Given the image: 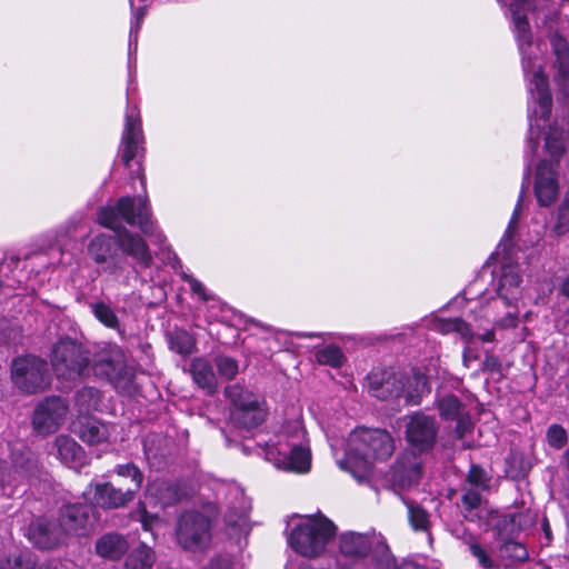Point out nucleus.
I'll return each mask as SVG.
<instances>
[{"mask_svg":"<svg viewBox=\"0 0 569 569\" xmlns=\"http://www.w3.org/2000/svg\"><path fill=\"white\" fill-rule=\"evenodd\" d=\"M121 220L128 224L138 226L153 244L159 246L163 262L171 266L176 271L182 269L180 259L167 244L166 236L152 219L148 197L132 198L127 196L120 198L116 207H102L97 213L99 224L113 230L116 233V239L104 233L98 234L88 246L89 256L96 263L101 264L104 271L114 273L121 268L119 249L142 268H149L152 263V256L146 241L140 236L121 228Z\"/></svg>","mask_w":569,"mask_h":569,"instance_id":"obj_1","label":"nucleus"},{"mask_svg":"<svg viewBox=\"0 0 569 569\" xmlns=\"http://www.w3.org/2000/svg\"><path fill=\"white\" fill-rule=\"evenodd\" d=\"M510 16L512 30L521 56L522 70L529 93L528 117L529 138L527 151L535 154L539 137L548 122L552 98L548 79L543 72L541 43L532 40L527 12L531 9L530 0H497Z\"/></svg>","mask_w":569,"mask_h":569,"instance_id":"obj_2","label":"nucleus"},{"mask_svg":"<svg viewBox=\"0 0 569 569\" xmlns=\"http://www.w3.org/2000/svg\"><path fill=\"white\" fill-rule=\"evenodd\" d=\"M264 458L277 469L307 473L311 469V451L302 422L288 421L267 441L261 443Z\"/></svg>","mask_w":569,"mask_h":569,"instance_id":"obj_3","label":"nucleus"},{"mask_svg":"<svg viewBox=\"0 0 569 569\" xmlns=\"http://www.w3.org/2000/svg\"><path fill=\"white\" fill-rule=\"evenodd\" d=\"M393 450V439L387 431L357 428L349 435L345 457L337 463L360 481L368 477L375 461L387 460Z\"/></svg>","mask_w":569,"mask_h":569,"instance_id":"obj_4","label":"nucleus"},{"mask_svg":"<svg viewBox=\"0 0 569 569\" xmlns=\"http://www.w3.org/2000/svg\"><path fill=\"white\" fill-rule=\"evenodd\" d=\"M522 193L515 207L511 219L508 223L507 230L499 242L492 258L499 260V269L495 272L496 291L498 299L493 302L497 305L499 301L505 306H512L518 303L522 297L523 279L520 267L512 258V237L516 232L518 217L521 210Z\"/></svg>","mask_w":569,"mask_h":569,"instance_id":"obj_5","label":"nucleus"},{"mask_svg":"<svg viewBox=\"0 0 569 569\" xmlns=\"http://www.w3.org/2000/svg\"><path fill=\"white\" fill-rule=\"evenodd\" d=\"M462 512L470 521H480L487 526V530L496 533H517L531 528L536 521V515L530 510L519 512H500L488 507L482 501L480 490L466 489L461 497Z\"/></svg>","mask_w":569,"mask_h":569,"instance_id":"obj_6","label":"nucleus"},{"mask_svg":"<svg viewBox=\"0 0 569 569\" xmlns=\"http://www.w3.org/2000/svg\"><path fill=\"white\" fill-rule=\"evenodd\" d=\"M19 456L14 449L11 455V465L4 460H0V497H13L20 492H26L27 485H33L39 479L40 470L37 459L30 449L20 446Z\"/></svg>","mask_w":569,"mask_h":569,"instance_id":"obj_7","label":"nucleus"},{"mask_svg":"<svg viewBox=\"0 0 569 569\" xmlns=\"http://www.w3.org/2000/svg\"><path fill=\"white\" fill-rule=\"evenodd\" d=\"M144 137L140 111L137 106L128 103L124 114V127L120 142V156L123 164L136 172L144 188L146 177L142 171L141 162L138 159L143 152Z\"/></svg>","mask_w":569,"mask_h":569,"instance_id":"obj_8","label":"nucleus"},{"mask_svg":"<svg viewBox=\"0 0 569 569\" xmlns=\"http://www.w3.org/2000/svg\"><path fill=\"white\" fill-rule=\"evenodd\" d=\"M51 365L58 378L74 380L86 373L89 358L83 347L71 339H60L52 349Z\"/></svg>","mask_w":569,"mask_h":569,"instance_id":"obj_9","label":"nucleus"},{"mask_svg":"<svg viewBox=\"0 0 569 569\" xmlns=\"http://www.w3.org/2000/svg\"><path fill=\"white\" fill-rule=\"evenodd\" d=\"M224 392L232 402L231 417L234 422L252 429L264 421L267 410L258 396L238 385L228 386Z\"/></svg>","mask_w":569,"mask_h":569,"instance_id":"obj_10","label":"nucleus"},{"mask_svg":"<svg viewBox=\"0 0 569 569\" xmlns=\"http://www.w3.org/2000/svg\"><path fill=\"white\" fill-rule=\"evenodd\" d=\"M97 377L106 378L116 388H129L132 373L126 363V356L117 345H107L96 355L92 366Z\"/></svg>","mask_w":569,"mask_h":569,"instance_id":"obj_11","label":"nucleus"},{"mask_svg":"<svg viewBox=\"0 0 569 569\" xmlns=\"http://www.w3.org/2000/svg\"><path fill=\"white\" fill-rule=\"evenodd\" d=\"M431 328L442 335L455 332L465 342V350L462 353V362L468 368L471 362L479 358L478 352L473 349L475 340L478 339L482 342H492L495 340L493 329H483L477 327L475 331L469 323L459 318L445 319L436 318L431 322Z\"/></svg>","mask_w":569,"mask_h":569,"instance_id":"obj_12","label":"nucleus"},{"mask_svg":"<svg viewBox=\"0 0 569 569\" xmlns=\"http://www.w3.org/2000/svg\"><path fill=\"white\" fill-rule=\"evenodd\" d=\"M11 377L14 386L27 393L41 391L49 385L47 362L36 356L14 359Z\"/></svg>","mask_w":569,"mask_h":569,"instance_id":"obj_13","label":"nucleus"},{"mask_svg":"<svg viewBox=\"0 0 569 569\" xmlns=\"http://www.w3.org/2000/svg\"><path fill=\"white\" fill-rule=\"evenodd\" d=\"M89 507L81 505L64 506L60 510L58 523L38 519L36 523H31L28 533H56L58 531L68 533L71 530L84 528L89 522Z\"/></svg>","mask_w":569,"mask_h":569,"instance_id":"obj_14","label":"nucleus"},{"mask_svg":"<svg viewBox=\"0 0 569 569\" xmlns=\"http://www.w3.org/2000/svg\"><path fill=\"white\" fill-rule=\"evenodd\" d=\"M69 407L60 397H49L34 409L32 425L43 436L56 432L66 421Z\"/></svg>","mask_w":569,"mask_h":569,"instance_id":"obj_15","label":"nucleus"},{"mask_svg":"<svg viewBox=\"0 0 569 569\" xmlns=\"http://www.w3.org/2000/svg\"><path fill=\"white\" fill-rule=\"evenodd\" d=\"M438 433L437 421L422 412L407 417L406 438L411 448L419 452L432 449Z\"/></svg>","mask_w":569,"mask_h":569,"instance_id":"obj_16","label":"nucleus"},{"mask_svg":"<svg viewBox=\"0 0 569 569\" xmlns=\"http://www.w3.org/2000/svg\"><path fill=\"white\" fill-rule=\"evenodd\" d=\"M366 381L369 393L378 399L397 398L403 391V375L393 369L375 368Z\"/></svg>","mask_w":569,"mask_h":569,"instance_id":"obj_17","label":"nucleus"},{"mask_svg":"<svg viewBox=\"0 0 569 569\" xmlns=\"http://www.w3.org/2000/svg\"><path fill=\"white\" fill-rule=\"evenodd\" d=\"M136 490L126 491L110 482L90 485L83 492L84 499L102 508H120L134 498Z\"/></svg>","mask_w":569,"mask_h":569,"instance_id":"obj_18","label":"nucleus"},{"mask_svg":"<svg viewBox=\"0 0 569 569\" xmlns=\"http://www.w3.org/2000/svg\"><path fill=\"white\" fill-rule=\"evenodd\" d=\"M533 192L541 207H549L559 193L558 176L552 163L543 160L536 170Z\"/></svg>","mask_w":569,"mask_h":569,"instance_id":"obj_19","label":"nucleus"},{"mask_svg":"<svg viewBox=\"0 0 569 569\" xmlns=\"http://www.w3.org/2000/svg\"><path fill=\"white\" fill-rule=\"evenodd\" d=\"M436 406L442 420L457 422L456 433L458 438H463L472 430L473 425L470 416L465 412V407L457 396L452 393L440 396Z\"/></svg>","mask_w":569,"mask_h":569,"instance_id":"obj_20","label":"nucleus"},{"mask_svg":"<svg viewBox=\"0 0 569 569\" xmlns=\"http://www.w3.org/2000/svg\"><path fill=\"white\" fill-rule=\"evenodd\" d=\"M336 525L321 513L292 515L286 521L284 533H336Z\"/></svg>","mask_w":569,"mask_h":569,"instance_id":"obj_21","label":"nucleus"},{"mask_svg":"<svg viewBox=\"0 0 569 569\" xmlns=\"http://www.w3.org/2000/svg\"><path fill=\"white\" fill-rule=\"evenodd\" d=\"M219 513L220 508L213 502L206 503L201 510L188 511L180 518L178 533H204Z\"/></svg>","mask_w":569,"mask_h":569,"instance_id":"obj_22","label":"nucleus"},{"mask_svg":"<svg viewBox=\"0 0 569 569\" xmlns=\"http://www.w3.org/2000/svg\"><path fill=\"white\" fill-rule=\"evenodd\" d=\"M421 478V461L413 453H407L396 461L391 471V480L400 489L416 486Z\"/></svg>","mask_w":569,"mask_h":569,"instance_id":"obj_23","label":"nucleus"},{"mask_svg":"<svg viewBox=\"0 0 569 569\" xmlns=\"http://www.w3.org/2000/svg\"><path fill=\"white\" fill-rule=\"evenodd\" d=\"M224 490V521L232 527L239 526L246 520L247 512L250 509V501L243 490L236 485L226 486Z\"/></svg>","mask_w":569,"mask_h":569,"instance_id":"obj_24","label":"nucleus"},{"mask_svg":"<svg viewBox=\"0 0 569 569\" xmlns=\"http://www.w3.org/2000/svg\"><path fill=\"white\" fill-rule=\"evenodd\" d=\"M550 42L557 61L555 82L559 91L569 97V46L565 38L558 34H553Z\"/></svg>","mask_w":569,"mask_h":569,"instance_id":"obj_25","label":"nucleus"},{"mask_svg":"<svg viewBox=\"0 0 569 569\" xmlns=\"http://www.w3.org/2000/svg\"><path fill=\"white\" fill-rule=\"evenodd\" d=\"M147 493L161 507L172 506L182 497V492L178 483L163 479L153 480L148 486Z\"/></svg>","mask_w":569,"mask_h":569,"instance_id":"obj_26","label":"nucleus"},{"mask_svg":"<svg viewBox=\"0 0 569 569\" xmlns=\"http://www.w3.org/2000/svg\"><path fill=\"white\" fill-rule=\"evenodd\" d=\"M335 536H289L288 545L306 557L318 556Z\"/></svg>","mask_w":569,"mask_h":569,"instance_id":"obj_27","label":"nucleus"},{"mask_svg":"<svg viewBox=\"0 0 569 569\" xmlns=\"http://www.w3.org/2000/svg\"><path fill=\"white\" fill-rule=\"evenodd\" d=\"M54 445L57 448V457L62 463L69 467H77L81 465L84 458V452L74 439L69 436L61 435L57 437Z\"/></svg>","mask_w":569,"mask_h":569,"instance_id":"obj_28","label":"nucleus"},{"mask_svg":"<svg viewBox=\"0 0 569 569\" xmlns=\"http://www.w3.org/2000/svg\"><path fill=\"white\" fill-rule=\"evenodd\" d=\"M128 549V542L123 536H101L96 543L99 556L110 560L119 559Z\"/></svg>","mask_w":569,"mask_h":569,"instance_id":"obj_29","label":"nucleus"},{"mask_svg":"<svg viewBox=\"0 0 569 569\" xmlns=\"http://www.w3.org/2000/svg\"><path fill=\"white\" fill-rule=\"evenodd\" d=\"M569 134V121L565 126H550L546 136V149L550 157L558 161L565 151V144Z\"/></svg>","mask_w":569,"mask_h":569,"instance_id":"obj_30","label":"nucleus"},{"mask_svg":"<svg viewBox=\"0 0 569 569\" xmlns=\"http://www.w3.org/2000/svg\"><path fill=\"white\" fill-rule=\"evenodd\" d=\"M78 433L80 439L89 445L104 442L110 436L109 427L96 419H87L82 422Z\"/></svg>","mask_w":569,"mask_h":569,"instance_id":"obj_31","label":"nucleus"},{"mask_svg":"<svg viewBox=\"0 0 569 569\" xmlns=\"http://www.w3.org/2000/svg\"><path fill=\"white\" fill-rule=\"evenodd\" d=\"M36 559L27 549L13 548L0 558V569H34Z\"/></svg>","mask_w":569,"mask_h":569,"instance_id":"obj_32","label":"nucleus"},{"mask_svg":"<svg viewBox=\"0 0 569 569\" xmlns=\"http://www.w3.org/2000/svg\"><path fill=\"white\" fill-rule=\"evenodd\" d=\"M132 10L131 27L129 32V57L137 51L138 34L143 22L147 7L150 0H129Z\"/></svg>","mask_w":569,"mask_h":569,"instance_id":"obj_33","label":"nucleus"},{"mask_svg":"<svg viewBox=\"0 0 569 569\" xmlns=\"http://www.w3.org/2000/svg\"><path fill=\"white\" fill-rule=\"evenodd\" d=\"M191 373L194 382L209 393L216 390V377L210 363L202 359L196 358L191 362Z\"/></svg>","mask_w":569,"mask_h":569,"instance_id":"obj_34","label":"nucleus"},{"mask_svg":"<svg viewBox=\"0 0 569 569\" xmlns=\"http://www.w3.org/2000/svg\"><path fill=\"white\" fill-rule=\"evenodd\" d=\"M430 392L426 375L413 372V375L403 382L402 395L408 403L418 405L425 393Z\"/></svg>","mask_w":569,"mask_h":569,"instance_id":"obj_35","label":"nucleus"},{"mask_svg":"<svg viewBox=\"0 0 569 569\" xmlns=\"http://www.w3.org/2000/svg\"><path fill=\"white\" fill-rule=\"evenodd\" d=\"M154 561L156 558L151 548L141 543L127 557L124 569H152Z\"/></svg>","mask_w":569,"mask_h":569,"instance_id":"obj_36","label":"nucleus"},{"mask_svg":"<svg viewBox=\"0 0 569 569\" xmlns=\"http://www.w3.org/2000/svg\"><path fill=\"white\" fill-rule=\"evenodd\" d=\"M340 550L346 556L361 557L369 551L365 536H340Z\"/></svg>","mask_w":569,"mask_h":569,"instance_id":"obj_37","label":"nucleus"},{"mask_svg":"<svg viewBox=\"0 0 569 569\" xmlns=\"http://www.w3.org/2000/svg\"><path fill=\"white\" fill-rule=\"evenodd\" d=\"M177 543L192 555L203 553L210 547V536H174Z\"/></svg>","mask_w":569,"mask_h":569,"instance_id":"obj_38","label":"nucleus"},{"mask_svg":"<svg viewBox=\"0 0 569 569\" xmlns=\"http://www.w3.org/2000/svg\"><path fill=\"white\" fill-rule=\"evenodd\" d=\"M169 346L180 355H189L193 351L196 341L186 330H174L169 336Z\"/></svg>","mask_w":569,"mask_h":569,"instance_id":"obj_39","label":"nucleus"},{"mask_svg":"<svg viewBox=\"0 0 569 569\" xmlns=\"http://www.w3.org/2000/svg\"><path fill=\"white\" fill-rule=\"evenodd\" d=\"M76 405L80 412L98 410L100 406V392L92 387H84L77 393Z\"/></svg>","mask_w":569,"mask_h":569,"instance_id":"obj_40","label":"nucleus"},{"mask_svg":"<svg viewBox=\"0 0 569 569\" xmlns=\"http://www.w3.org/2000/svg\"><path fill=\"white\" fill-rule=\"evenodd\" d=\"M94 317L110 329H119L120 322L114 310L107 303L99 301L90 305Z\"/></svg>","mask_w":569,"mask_h":569,"instance_id":"obj_41","label":"nucleus"},{"mask_svg":"<svg viewBox=\"0 0 569 569\" xmlns=\"http://www.w3.org/2000/svg\"><path fill=\"white\" fill-rule=\"evenodd\" d=\"M316 360L320 365H327L333 368L340 367L343 361V353L340 348L329 345L316 352Z\"/></svg>","mask_w":569,"mask_h":569,"instance_id":"obj_42","label":"nucleus"},{"mask_svg":"<svg viewBox=\"0 0 569 569\" xmlns=\"http://www.w3.org/2000/svg\"><path fill=\"white\" fill-rule=\"evenodd\" d=\"M552 231L557 236L565 234L569 231V189L558 208L557 219L552 227Z\"/></svg>","mask_w":569,"mask_h":569,"instance_id":"obj_43","label":"nucleus"},{"mask_svg":"<svg viewBox=\"0 0 569 569\" xmlns=\"http://www.w3.org/2000/svg\"><path fill=\"white\" fill-rule=\"evenodd\" d=\"M408 516L415 530L427 531L429 529L428 513L419 506L408 505Z\"/></svg>","mask_w":569,"mask_h":569,"instance_id":"obj_44","label":"nucleus"},{"mask_svg":"<svg viewBox=\"0 0 569 569\" xmlns=\"http://www.w3.org/2000/svg\"><path fill=\"white\" fill-rule=\"evenodd\" d=\"M214 362L220 376L228 380L233 379L239 371L237 360L231 357L218 356Z\"/></svg>","mask_w":569,"mask_h":569,"instance_id":"obj_45","label":"nucleus"},{"mask_svg":"<svg viewBox=\"0 0 569 569\" xmlns=\"http://www.w3.org/2000/svg\"><path fill=\"white\" fill-rule=\"evenodd\" d=\"M548 445L553 449H561L566 446L568 436L567 431L560 425L553 423L547 430Z\"/></svg>","mask_w":569,"mask_h":569,"instance_id":"obj_46","label":"nucleus"},{"mask_svg":"<svg viewBox=\"0 0 569 569\" xmlns=\"http://www.w3.org/2000/svg\"><path fill=\"white\" fill-rule=\"evenodd\" d=\"M117 475L121 477H128L132 480L134 483L136 492L140 489L142 481H143V475L140 471V469L133 465V463H126V465H118L116 467Z\"/></svg>","mask_w":569,"mask_h":569,"instance_id":"obj_47","label":"nucleus"},{"mask_svg":"<svg viewBox=\"0 0 569 569\" xmlns=\"http://www.w3.org/2000/svg\"><path fill=\"white\" fill-rule=\"evenodd\" d=\"M29 540L41 551L54 550L61 545L59 536H29Z\"/></svg>","mask_w":569,"mask_h":569,"instance_id":"obj_48","label":"nucleus"},{"mask_svg":"<svg viewBox=\"0 0 569 569\" xmlns=\"http://www.w3.org/2000/svg\"><path fill=\"white\" fill-rule=\"evenodd\" d=\"M509 310L506 312V315L501 318H498L495 320V325L498 328L502 329H509V328H516L519 323V309L518 303H515L512 306H507Z\"/></svg>","mask_w":569,"mask_h":569,"instance_id":"obj_49","label":"nucleus"},{"mask_svg":"<svg viewBox=\"0 0 569 569\" xmlns=\"http://www.w3.org/2000/svg\"><path fill=\"white\" fill-rule=\"evenodd\" d=\"M470 488L485 490L488 488V479L486 472L478 466H471L467 477Z\"/></svg>","mask_w":569,"mask_h":569,"instance_id":"obj_50","label":"nucleus"},{"mask_svg":"<svg viewBox=\"0 0 569 569\" xmlns=\"http://www.w3.org/2000/svg\"><path fill=\"white\" fill-rule=\"evenodd\" d=\"M502 553L510 557L512 560L522 561L528 558V553L522 543L509 540L505 542L501 549Z\"/></svg>","mask_w":569,"mask_h":569,"instance_id":"obj_51","label":"nucleus"},{"mask_svg":"<svg viewBox=\"0 0 569 569\" xmlns=\"http://www.w3.org/2000/svg\"><path fill=\"white\" fill-rule=\"evenodd\" d=\"M180 277L182 280L189 283L192 293L197 295L202 300L211 299V296L207 292L206 287L199 280L186 273L184 271L180 272Z\"/></svg>","mask_w":569,"mask_h":569,"instance_id":"obj_52","label":"nucleus"},{"mask_svg":"<svg viewBox=\"0 0 569 569\" xmlns=\"http://www.w3.org/2000/svg\"><path fill=\"white\" fill-rule=\"evenodd\" d=\"M470 553L477 559L481 568L488 569L493 567V561L487 551L478 543H469Z\"/></svg>","mask_w":569,"mask_h":569,"instance_id":"obj_53","label":"nucleus"},{"mask_svg":"<svg viewBox=\"0 0 569 569\" xmlns=\"http://www.w3.org/2000/svg\"><path fill=\"white\" fill-rule=\"evenodd\" d=\"M139 519L144 531H152L156 528L154 525L159 522L158 517L149 516L144 509L139 511Z\"/></svg>","mask_w":569,"mask_h":569,"instance_id":"obj_54","label":"nucleus"},{"mask_svg":"<svg viewBox=\"0 0 569 569\" xmlns=\"http://www.w3.org/2000/svg\"><path fill=\"white\" fill-rule=\"evenodd\" d=\"M231 560L228 557H218L210 561L204 569H230Z\"/></svg>","mask_w":569,"mask_h":569,"instance_id":"obj_55","label":"nucleus"},{"mask_svg":"<svg viewBox=\"0 0 569 569\" xmlns=\"http://www.w3.org/2000/svg\"><path fill=\"white\" fill-rule=\"evenodd\" d=\"M483 367L487 370L490 371H499L500 370V362L497 357L495 356H487L483 361Z\"/></svg>","mask_w":569,"mask_h":569,"instance_id":"obj_56","label":"nucleus"},{"mask_svg":"<svg viewBox=\"0 0 569 569\" xmlns=\"http://www.w3.org/2000/svg\"><path fill=\"white\" fill-rule=\"evenodd\" d=\"M397 569H426V567L415 561L406 560Z\"/></svg>","mask_w":569,"mask_h":569,"instance_id":"obj_57","label":"nucleus"},{"mask_svg":"<svg viewBox=\"0 0 569 569\" xmlns=\"http://www.w3.org/2000/svg\"><path fill=\"white\" fill-rule=\"evenodd\" d=\"M561 293L569 299V274L566 277V279L561 283L560 288Z\"/></svg>","mask_w":569,"mask_h":569,"instance_id":"obj_58","label":"nucleus"},{"mask_svg":"<svg viewBox=\"0 0 569 569\" xmlns=\"http://www.w3.org/2000/svg\"><path fill=\"white\" fill-rule=\"evenodd\" d=\"M297 336L301 337V338L320 337V335L313 333V332H301V333H298Z\"/></svg>","mask_w":569,"mask_h":569,"instance_id":"obj_59","label":"nucleus"},{"mask_svg":"<svg viewBox=\"0 0 569 569\" xmlns=\"http://www.w3.org/2000/svg\"><path fill=\"white\" fill-rule=\"evenodd\" d=\"M545 530H546V533H549V525L548 523H545Z\"/></svg>","mask_w":569,"mask_h":569,"instance_id":"obj_60","label":"nucleus"},{"mask_svg":"<svg viewBox=\"0 0 569 569\" xmlns=\"http://www.w3.org/2000/svg\"><path fill=\"white\" fill-rule=\"evenodd\" d=\"M470 288L468 289V291H465V295H469L470 293Z\"/></svg>","mask_w":569,"mask_h":569,"instance_id":"obj_61","label":"nucleus"},{"mask_svg":"<svg viewBox=\"0 0 569 569\" xmlns=\"http://www.w3.org/2000/svg\"><path fill=\"white\" fill-rule=\"evenodd\" d=\"M252 325L258 326V323L253 320L250 321Z\"/></svg>","mask_w":569,"mask_h":569,"instance_id":"obj_62","label":"nucleus"},{"mask_svg":"<svg viewBox=\"0 0 569 569\" xmlns=\"http://www.w3.org/2000/svg\"><path fill=\"white\" fill-rule=\"evenodd\" d=\"M347 533L353 535V533H356V532H355V531H348Z\"/></svg>","mask_w":569,"mask_h":569,"instance_id":"obj_63","label":"nucleus"}]
</instances>
